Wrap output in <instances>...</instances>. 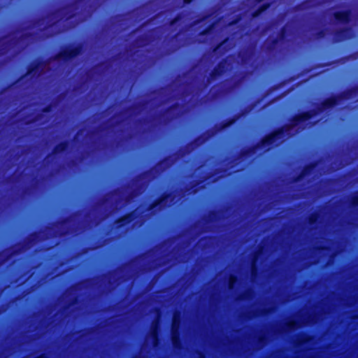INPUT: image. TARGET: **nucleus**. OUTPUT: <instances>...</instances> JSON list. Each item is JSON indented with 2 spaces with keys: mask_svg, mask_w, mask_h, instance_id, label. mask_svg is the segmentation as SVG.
<instances>
[{
  "mask_svg": "<svg viewBox=\"0 0 358 358\" xmlns=\"http://www.w3.org/2000/svg\"><path fill=\"white\" fill-rule=\"evenodd\" d=\"M179 317L177 315H175L173 320L172 324V341L174 346L177 347L178 343V329L179 327Z\"/></svg>",
  "mask_w": 358,
  "mask_h": 358,
  "instance_id": "nucleus-1",
  "label": "nucleus"
},
{
  "mask_svg": "<svg viewBox=\"0 0 358 358\" xmlns=\"http://www.w3.org/2000/svg\"><path fill=\"white\" fill-rule=\"evenodd\" d=\"M284 136L283 131H278L272 136H270L264 139L263 145H271L275 143L277 140L280 139Z\"/></svg>",
  "mask_w": 358,
  "mask_h": 358,
  "instance_id": "nucleus-2",
  "label": "nucleus"
},
{
  "mask_svg": "<svg viewBox=\"0 0 358 358\" xmlns=\"http://www.w3.org/2000/svg\"><path fill=\"white\" fill-rule=\"evenodd\" d=\"M157 324L154 323L153 327H152V329H153L152 331L151 334L150 335V336L146 340V343L148 344L150 343L152 344V347H155L157 345Z\"/></svg>",
  "mask_w": 358,
  "mask_h": 358,
  "instance_id": "nucleus-3",
  "label": "nucleus"
},
{
  "mask_svg": "<svg viewBox=\"0 0 358 358\" xmlns=\"http://www.w3.org/2000/svg\"><path fill=\"white\" fill-rule=\"evenodd\" d=\"M79 48H74V49H70V50H64V52H62L60 55H59V57L61 59H67V58H70L71 57H73V56H76V55H78L79 53Z\"/></svg>",
  "mask_w": 358,
  "mask_h": 358,
  "instance_id": "nucleus-4",
  "label": "nucleus"
},
{
  "mask_svg": "<svg viewBox=\"0 0 358 358\" xmlns=\"http://www.w3.org/2000/svg\"><path fill=\"white\" fill-rule=\"evenodd\" d=\"M336 19L341 22H346L349 19V14L346 12L335 13Z\"/></svg>",
  "mask_w": 358,
  "mask_h": 358,
  "instance_id": "nucleus-5",
  "label": "nucleus"
},
{
  "mask_svg": "<svg viewBox=\"0 0 358 358\" xmlns=\"http://www.w3.org/2000/svg\"><path fill=\"white\" fill-rule=\"evenodd\" d=\"M337 103H336V99H329V100H327L324 105V108H327V107H330V106H334L336 105Z\"/></svg>",
  "mask_w": 358,
  "mask_h": 358,
  "instance_id": "nucleus-6",
  "label": "nucleus"
},
{
  "mask_svg": "<svg viewBox=\"0 0 358 358\" xmlns=\"http://www.w3.org/2000/svg\"><path fill=\"white\" fill-rule=\"evenodd\" d=\"M65 147L66 145L64 144H60L56 148L55 151L61 152L65 149Z\"/></svg>",
  "mask_w": 358,
  "mask_h": 358,
  "instance_id": "nucleus-7",
  "label": "nucleus"
},
{
  "mask_svg": "<svg viewBox=\"0 0 358 358\" xmlns=\"http://www.w3.org/2000/svg\"><path fill=\"white\" fill-rule=\"evenodd\" d=\"M236 282V279L234 277L231 276L229 279V288L231 289L233 287V285L234 282Z\"/></svg>",
  "mask_w": 358,
  "mask_h": 358,
  "instance_id": "nucleus-8",
  "label": "nucleus"
},
{
  "mask_svg": "<svg viewBox=\"0 0 358 358\" xmlns=\"http://www.w3.org/2000/svg\"><path fill=\"white\" fill-rule=\"evenodd\" d=\"M266 7H264L259 13L254 15V16H257L259 13L262 12L263 10H266Z\"/></svg>",
  "mask_w": 358,
  "mask_h": 358,
  "instance_id": "nucleus-9",
  "label": "nucleus"
},
{
  "mask_svg": "<svg viewBox=\"0 0 358 358\" xmlns=\"http://www.w3.org/2000/svg\"><path fill=\"white\" fill-rule=\"evenodd\" d=\"M305 116L306 115H304L303 117H301V119L299 121H301V120H304L308 119V117H305Z\"/></svg>",
  "mask_w": 358,
  "mask_h": 358,
  "instance_id": "nucleus-10",
  "label": "nucleus"
},
{
  "mask_svg": "<svg viewBox=\"0 0 358 358\" xmlns=\"http://www.w3.org/2000/svg\"><path fill=\"white\" fill-rule=\"evenodd\" d=\"M252 272H255V262H253V264H252Z\"/></svg>",
  "mask_w": 358,
  "mask_h": 358,
  "instance_id": "nucleus-11",
  "label": "nucleus"
},
{
  "mask_svg": "<svg viewBox=\"0 0 358 358\" xmlns=\"http://www.w3.org/2000/svg\"><path fill=\"white\" fill-rule=\"evenodd\" d=\"M191 1H192V0H184V1H185V3H189V2H191Z\"/></svg>",
  "mask_w": 358,
  "mask_h": 358,
  "instance_id": "nucleus-12",
  "label": "nucleus"
},
{
  "mask_svg": "<svg viewBox=\"0 0 358 358\" xmlns=\"http://www.w3.org/2000/svg\"><path fill=\"white\" fill-rule=\"evenodd\" d=\"M128 217H124V219L121 220H120V222H122V221H123V220H124L128 219Z\"/></svg>",
  "mask_w": 358,
  "mask_h": 358,
  "instance_id": "nucleus-13",
  "label": "nucleus"
},
{
  "mask_svg": "<svg viewBox=\"0 0 358 358\" xmlns=\"http://www.w3.org/2000/svg\"><path fill=\"white\" fill-rule=\"evenodd\" d=\"M164 202V200L160 201V203H162Z\"/></svg>",
  "mask_w": 358,
  "mask_h": 358,
  "instance_id": "nucleus-14",
  "label": "nucleus"
}]
</instances>
